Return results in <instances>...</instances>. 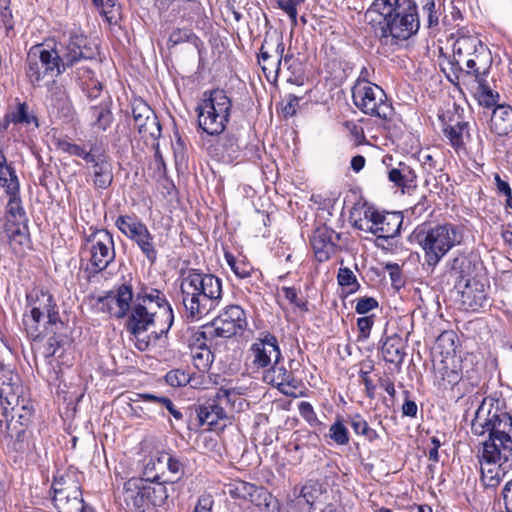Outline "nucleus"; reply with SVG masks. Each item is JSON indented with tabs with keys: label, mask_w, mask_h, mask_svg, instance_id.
<instances>
[{
	"label": "nucleus",
	"mask_w": 512,
	"mask_h": 512,
	"mask_svg": "<svg viewBox=\"0 0 512 512\" xmlns=\"http://www.w3.org/2000/svg\"><path fill=\"white\" fill-rule=\"evenodd\" d=\"M382 354L386 362L400 365L406 355L401 337L394 335L386 339L382 345Z\"/></svg>",
	"instance_id": "nucleus-33"
},
{
	"label": "nucleus",
	"mask_w": 512,
	"mask_h": 512,
	"mask_svg": "<svg viewBox=\"0 0 512 512\" xmlns=\"http://www.w3.org/2000/svg\"><path fill=\"white\" fill-rule=\"evenodd\" d=\"M474 435L488 432L483 442L482 457L488 463L507 462L512 455V416L500 410L493 399H484L471 423Z\"/></svg>",
	"instance_id": "nucleus-1"
},
{
	"label": "nucleus",
	"mask_w": 512,
	"mask_h": 512,
	"mask_svg": "<svg viewBox=\"0 0 512 512\" xmlns=\"http://www.w3.org/2000/svg\"><path fill=\"white\" fill-rule=\"evenodd\" d=\"M366 217L368 215L366 214ZM371 225L368 230L378 238L390 239L400 233L403 216L400 212H371L369 215Z\"/></svg>",
	"instance_id": "nucleus-21"
},
{
	"label": "nucleus",
	"mask_w": 512,
	"mask_h": 512,
	"mask_svg": "<svg viewBox=\"0 0 512 512\" xmlns=\"http://www.w3.org/2000/svg\"><path fill=\"white\" fill-rule=\"evenodd\" d=\"M298 410L300 415L310 424L318 422V418L314 411V408L309 402H301L298 406Z\"/></svg>",
	"instance_id": "nucleus-63"
},
{
	"label": "nucleus",
	"mask_w": 512,
	"mask_h": 512,
	"mask_svg": "<svg viewBox=\"0 0 512 512\" xmlns=\"http://www.w3.org/2000/svg\"><path fill=\"white\" fill-rule=\"evenodd\" d=\"M20 382L19 375L2 363L0 368V400L2 404H14L23 390Z\"/></svg>",
	"instance_id": "nucleus-27"
},
{
	"label": "nucleus",
	"mask_w": 512,
	"mask_h": 512,
	"mask_svg": "<svg viewBox=\"0 0 512 512\" xmlns=\"http://www.w3.org/2000/svg\"><path fill=\"white\" fill-rule=\"evenodd\" d=\"M444 135L456 149H463L465 140L470 137L467 122H457L444 128Z\"/></svg>",
	"instance_id": "nucleus-36"
},
{
	"label": "nucleus",
	"mask_w": 512,
	"mask_h": 512,
	"mask_svg": "<svg viewBox=\"0 0 512 512\" xmlns=\"http://www.w3.org/2000/svg\"><path fill=\"white\" fill-rule=\"evenodd\" d=\"M347 423L351 426L356 435L363 436L370 442L379 438L378 433L369 426L368 422L360 414L349 416Z\"/></svg>",
	"instance_id": "nucleus-40"
},
{
	"label": "nucleus",
	"mask_w": 512,
	"mask_h": 512,
	"mask_svg": "<svg viewBox=\"0 0 512 512\" xmlns=\"http://www.w3.org/2000/svg\"><path fill=\"white\" fill-rule=\"evenodd\" d=\"M197 36L189 29L177 28L169 36L168 43L172 46L197 40Z\"/></svg>",
	"instance_id": "nucleus-56"
},
{
	"label": "nucleus",
	"mask_w": 512,
	"mask_h": 512,
	"mask_svg": "<svg viewBox=\"0 0 512 512\" xmlns=\"http://www.w3.org/2000/svg\"><path fill=\"white\" fill-rule=\"evenodd\" d=\"M323 486L317 481H308L301 489V497L305 499L306 503L314 510V505L323 494Z\"/></svg>",
	"instance_id": "nucleus-45"
},
{
	"label": "nucleus",
	"mask_w": 512,
	"mask_h": 512,
	"mask_svg": "<svg viewBox=\"0 0 512 512\" xmlns=\"http://www.w3.org/2000/svg\"><path fill=\"white\" fill-rule=\"evenodd\" d=\"M1 238L8 241L15 253H19L22 247L28 244L26 221H6Z\"/></svg>",
	"instance_id": "nucleus-29"
},
{
	"label": "nucleus",
	"mask_w": 512,
	"mask_h": 512,
	"mask_svg": "<svg viewBox=\"0 0 512 512\" xmlns=\"http://www.w3.org/2000/svg\"><path fill=\"white\" fill-rule=\"evenodd\" d=\"M489 129L498 136H505L512 130V108L498 105L490 117Z\"/></svg>",
	"instance_id": "nucleus-30"
},
{
	"label": "nucleus",
	"mask_w": 512,
	"mask_h": 512,
	"mask_svg": "<svg viewBox=\"0 0 512 512\" xmlns=\"http://www.w3.org/2000/svg\"><path fill=\"white\" fill-rule=\"evenodd\" d=\"M368 14L383 18L379 22L380 37L404 41L415 35L420 28L418 5L415 0H374Z\"/></svg>",
	"instance_id": "nucleus-4"
},
{
	"label": "nucleus",
	"mask_w": 512,
	"mask_h": 512,
	"mask_svg": "<svg viewBox=\"0 0 512 512\" xmlns=\"http://www.w3.org/2000/svg\"><path fill=\"white\" fill-rule=\"evenodd\" d=\"M386 271H388L390 279L392 281V285L395 288H400L403 285L402 273L398 264L396 263H388L385 266Z\"/></svg>",
	"instance_id": "nucleus-62"
},
{
	"label": "nucleus",
	"mask_w": 512,
	"mask_h": 512,
	"mask_svg": "<svg viewBox=\"0 0 512 512\" xmlns=\"http://www.w3.org/2000/svg\"><path fill=\"white\" fill-rule=\"evenodd\" d=\"M230 394V389L220 388L213 399L197 408V416L201 426L206 425L210 429H214L218 427L221 420L227 418V413L222 404L230 401Z\"/></svg>",
	"instance_id": "nucleus-17"
},
{
	"label": "nucleus",
	"mask_w": 512,
	"mask_h": 512,
	"mask_svg": "<svg viewBox=\"0 0 512 512\" xmlns=\"http://www.w3.org/2000/svg\"><path fill=\"white\" fill-rule=\"evenodd\" d=\"M378 301L374 297H361L356 300L355 311L358 314H367L378 307Z\"/></svg>",
	"instance_id": "nucleus-59"
},
{
	"label": "nucleus",
	"mask_w": 512,
	"mask_h": 512,
	"mask_svg": "<svg viewBox=\"0 0 512 512\" xmlns=\"http://www.w3.org/2000/svg\"><path fill=\"white\" fill-rule=\"evenodd\" d=\"M7 406L11 407L12 416L11 420L8 419V413L7 409L8 407H4L3 411V417L5 418V421L7 422V429H10V426L13 424L14 420L15 423H18L20 426L25 427L28 426L29 423L32 420L33 414H34V408L30 401L27 399L18 396L15 400L14 404H6Z\"/></svg>",
	"instance_id": "nucleus-28"
},
{
	"label": "nucleus",
	"mask_w": 512,
	"mask_h": 512,
	"mask_svg": "<svg viewBox=\"0 0 512 512\" xmlns=\"http://www.w3.org/2000/svg\"><path fill=\"white\" fill-rule=\"evenodd\" d=\"M133 299L132 288L129 285H121L115 293L110 292L98 299V309L116 318L127 315Z\"/></svg>",
	"instance_id": "nucleus-20"
},
{
	"label": "nucleus",
	"mask_w": 512,
	"mask_h": 512,
	"mask_svg": "<svg viewBox=\"0 0 512 512\" xmlns=\"http://www.w3.org/2000/svg\"><path fill=\"white\" fill-rule=\"evenodd\" d=\"M415 238L424 252L425 264L434 269L441 259L463 240V228L453 223L418 229Z\"/></svg>",
	"instance_id": "nucleus-5"
},
{
	"label": "nucleus",
	"mask_w": 512,
	"mask_h": 512,
	"mask_svg": "<svg viewBox=\"0 0 512 512\" xmlns=\"http://www.w3.org/2000/svg\"><path fill=\"white\" fill-rule=\"evenodd\" d=\"M117 0H101L100 2L93 3L96 7L101 9V13L105 16L106 20L109 23L116 22L117 18V9H115Z\"/></svg>",
	"instance_id": "nucleus-58"
},
{
	"label": "nucleus",
	"mask_w": 512,
	"mask_h": 512,
	"mask_svg": "<svg viewBox=\"0 0 512 512\" xmlns=\"http://www.w3.org/2000/svg\"><path fill=\"white\" fill-rule=\"evenodd\" d=\"M489 284L477 278H469L460 291V303L464 310L478 311L489 305Z\"/></svg>",
	"instance_id": "nucleus-18"
},
{
	"label": "nucleus",
	"mask_w": 512,
	"mask_h": 512,
	"mask_svg": "<svg viewBox=\"0 0 512 512\" xmlns=\"http://www.w3.org/2000/svg\"><path fill=\"white\" fill-rule=\"evenodd\" d=\"M334 238L338 239V235H336L333 230L325 226L314 230L310 243L314 251L315 258L319 262L329 260L331 255L334 253L336 247Z\"/></svg>",
	"instance_id": "nucleus-25"
},
{
	"label": "nucleus",
	"mask_w": 512,
	"mask_h": 512,
	"mask_svg": "<svg viewBox=\"0 0 512 512\" xmlns=\"http://www.w3.org/2000/svg\"><path fill=\"white\" fill-rule=\"evenodd\" d=\"M453 366L451 368L448 367V358L446 357L445 360L442 361L443 367H442V378L443 380H446L450 384L457 383L460 379V368L459 365L455 363L454 357L451 359Z\"/></svg>",
	"instance_id": "nucleus-57"
},
{
	"label": "nucleus",
	"mask_w": 512,
	"mask_h": 512,
	"mask_svg": "<svg viewBox=\"0 0 512 512\" xmlns=\"http://www.w3.org/2000/svg\"><path fill=\"white\" fill-rule=\"evenodd\" d=\"M27 300L30 305V310L34 313H39L47 318V324L50 326L62 325L59 318V313L56 309V304L53 297L48 292L39 291L28 294Z\"/></svg>",
	"instance_id": "nucleus-24"
},
{
	"label": "nucleus",
	"mask_w": 512,
	"mask_h": 512,
	"mask_svg": "<svg viewBox=\"0 0 512 512\" xmlns=\"http://www.w3.org/2000/svg\"><path fill=\"white\" fill-rule=\"evenodd\" d=\"M134 126L142 137L157 139L161 135V126L150 106L141 99L134 100L132 104Z\"/></svg>",
	"instance_id": "nucleus-19"
},
{
	"label": "nucleus",
	"mask_w": 512,
	"mask_h": 512,
	"mask_svg": "<svg viewBox=\"0 0 512 512\" xmlns=\"http://www.w3.org/2000/svg\"><path fill=\"white\" fill-rule=\"evenodd\" d=\"M116 226L126 237L137 244L151 264L156 262L158 252L154 243V236L142 221L136 217L124 215L117 218Z\"/></svg>",
	"instance_id": "nucleus-14"
},
{
	"label": "nucleus",
	"mask_w": 512,
	"mask_h": 512,
	"mask_svg": "<svg viewBox=\"0 0 512 512\" xmlns=\"http://www.w3.org/2000/svg\"><path fill=\"white\" fill-rule=\"evenodd\" d=\"M0 19L7 30L13 28V15L10 9V0H0Z\"/></svg>",
	"instance_id": "nucleus-61"
},
{
	"label": "nucleus",
	"mask_w": 512,
	"mask_h": 512,
	"mask_svg": "<svg viewBox=\"0 0 512 512\" xmlns=\"http://www.w3.org/2000/svg\"><path fill=\"white\" fill-rule=\"evenodd\" d=\"M352 98L357 108L363 113L388 120L393 115V107L388 102L384 90L361 77L352 87Z\"/></svg>",
	"instance_id": "nucleus-9"
},
{
	"label": "nucleus",
	"mask_w": 512,
	"mask_h": 512,
	"mask_svg": "<svg viewBox=\"0 0 512 512\" xmlns=\"http://www.w3.org/2000/svg\"><path fill=\"white\" fill-rule=\"evenodd\" d=\"M303 2L304 0H277V7L288 15L292 27L297 26V7Z\"/></svg>",
	"instance_id": "nucleus-53"
},
{
	"label": "nucleus",
	"mask_w": 512,
	"mask_h": 512,
	"mask_svg": "<svg viewBox=\"0 0 512 512\" xmlns=\"http://www.w3.org/2000/svg\"><path fill=\"white\" fill-rule=\"evenodd\" d=\"M263 380L265 383L277 387L286 395L293 394L298 387V381L295 379L293 372L287 370L281 360L274 362L270 365V368L265 370Z\"/></svg>",
	"instance_id": "nucleus-23"
},
{
	"label": "nucleus",
	"mask_w": 512,
	"mask_h": 512,
	"mask_svg": "<svg viewBox=\"0 0 512 512\" xmlns=\"http://www.w3.org/2000/svg\"><path fill=\"white\" fill-rule=\"evenodd\" d=\"M338 284L347 289L348 293H354L360 288V284L353 271L347 267L339 268L337 274Z\"/></svg>",
	"instance_id": "nucleus-50"
},
{
	"label": "nucleus",
	"mask_w": 512,
	"mask_h": 512,
	"mask_svg": "<svg viewBox=\"0 0 512 512\" xmlns=\"http://www.w3.org/2000/svg\"><path fill=\"white\" fill-rule=\"evenodd\" d=\"M418 160L428 175L433 176L434 173L442 170L440 167V153L437 151L421 150L418 154Z\"/></svg>",
	"instance_id": "nucleus-43"
},
{
	"label": "nucleus",
	"mask_w": 512,
	"mask_h": 512,
	"mask_svg": "<svg viewBox=\"0 0 512 512\" xmlns=\"http://www.w3.org/2000/svg\"><path fill=\"white\" fill-rule=\"evenodd\" d=\"M456 65L466 75L474 78L488 76L492 66L491 52L476 36H460L453 45Z\"/></svg>",
	"instance_id": "nucleus-7"
},
{
	"label": "nucleus",
	"mask_w": 512,
	"mask_h": 512,
	"mask_svg": "<svg viewBox=\"0 0 512 512\" xmlns=\"http://www.w3.org/2000/svg\"><path fill=\"white\" fill-rule=\"evenodd\" d=\"M159 479L160 477L158 475L154 476L152 479L145 478L147 488L146 493L148 495L149 503L152 506H160L164 504L169 496L165 485L166 482H160Z\"/></svg>",
	"instance_id": "nucleus-34"
},
{
	"label": "nucleus",
	"mask_w": 512,
	"mask_h": 512,
	"mask_svg": "<svg viewBox=\"0 0 512 512\" xmlns=\"http://www.w3.org/2000/svg\"><path fill=\"white\" fill-rule=\"evenodd\" d=\"M261 492L262 489L245 481H235L234 483L230 484L229 489V493L232 497L248 500L251 502H254L256 500L255 496Z\"/></svg>",
	"instance_id": "nucleus-39"
},
{
	"label": "nucleus",
	"mask_w": 512,
	"mask_h": 512,
	"mask_svg": "<svg viewBox=\"0 0 512 512\" xmlns=\"http://www.w3.org/2000/svg\"><path fill=\"white\" fill-rule=\"evenodd\" d=\"M55 146L64 153L82 158L86 163H90L93 160V156L97 153L96 146H92L90 150H87L84 146L72 143L66 139H57Z\"/></svg>",
	"instance_id": "nucleus-35"
},
{
	"label": "nucleus",
	"mask_w": 512,
	"mask_h": 512,
	"mask_svg": "<svg viewBox=\"0 0 512 512\" xmlns=\"http://www.w3.org/2000/svg\"><path fill=\"white\" fill-rule=\"evenodd\" d=\"M416 178L417 175L414 169L404 162H399L396 167H393L388 171L389 181L402 189L415 187Z\"/></svg>",
	"instance_id": "nucleus-32"
},
{
	"label": "nucleus",
	"mask_w": 512,
	"mask_h": 512,
	"mask_svg": "<svg viewBox=\"0 0 512 512\" xmlns=\"http://www.w3.org/2000/svg\"><path fill=\"white\" fill-rule=\"evenodd\" d=\"M374 324V316H363L358 318L357 327L359 330V340H366L370 336L372 326Z\"/></svg>",
	"instance_id": "nucleus-60"
},
{
	"label": "nucleus",
	"mask_w": 512,
	"mask_h": 512,
	"mask_svg": "<svg viewBox=\"0 0 512 512\" xmlns=\"http://www.w3.org/2000/svg\"><path fill=\"white\" fill-rule=\"evenodd\" d=\"M6 121L12 122L15 124L24 123L31 124L35 123L37 125V119L35 116L29 114L28 106L26 103H18L15 110L6 114Z\"/></svg>",
	"instance_id": "nucleus-48"
},
{
	"label": "nucleus",
	"mask_w": 512,
	"mask_h": 512,
	"mask_svg": "<svg viewBox=\"0 0 512 512\" xmlns=\"http://www.w3.org/2000/svg\"><path fill=\"white\" fill-rule=\"evenodd\" d=\"M213 498L209 494H203L198 498L197 504L194 508L195 512H210L213 506Z\"/></svg>",
	"instance_id": "nucleus-64"
},
{
	"label": "nucleus",
	"mask_w": 512,
	"mask_h": 512,
	"mask_svg": "<svg viewBox=\"0 0 512 512\" xmlns=\"http://www.w3.org/2000/svg\"><path fill=\"white\" fill-rule=\"evenodd\" d=\"M145 478H131L124 484L123 498L131 512H145L149 507Z\"/></svg>",
	"instance_id": "nucleus-22"
},
{
	"label": "nucleus",
	"mask_w": 512,
	"mask_h": 512,
	"mask_svg": "<svg viewBox=\"0 0 512 512\" xmlns=\"http://www.w3.org/2000/svg\"><path fill=\"white\" fill-rule=\"evenodd\" d=\"M53 49L64 72L83 59L93 58L94 52L87 37L80 31H71L53 44Z\"/></svg>",
	"instance_id": "nucleus-12"
},
{
	"label": "nucleus",
	"mask_w": 512,
	"mask_h": 512,
	"mask_svg": "<svg viewBox=\"0 0 512 512\" xmlns=\"http://www.w3.org/2000/svg\"><path fill=\"white\" fill-rule=\"evenodd\" d=\"M90 125L96 131H106L113 122L111 102H101L99 105L91 106L89 109Z\"/></svg>",
	"instance_id": "nucleus-31"
},
{
	"label": "nucleus",
	"mask_w": 512,
	"mask_h": 512,
	"mask_svg": "<svg viewBox=\"0 0 512 512\" xmlns=\"http://www.w3.org/2000/svg\"><path fill=\"white\" fill-rule=\"evenodd\" d=\"M82 255L87 260L86 272L96 275L104 271L116 256L112 235L107 230L91 234L82 246Z\"/></svg>",
	"instance_id": "nucleus-10"
},
{
	"label": "nucleus",
	"mask_w": 512,
	"mask_h": 512,
	"mask_svg": "<svg viewBox=\"0 0 512 512\" xmlns=\"http://www.w3.org/2000/svg\"><path fill=\"white\" fill-rule=\"evenodd\" d=\"M474 80L477 84L476 94L478 96L479 103L486 107L494 106L499 99V94L490 88L487 76L475 77Z\"/></svg>",
	"instance_id": "nucleus-38"
},
{
	"label": "nucleus",
	"mask_w": 512,
	"mask_h": 512,
	"mask_svg": "<svg viewBox=\"0 0 512 512\" xmlns=\"http://www.w3.org/2000/svg\"><path fill=\"white\" fill-rule=\"evenodd\" d=\"M180 291L186 317L197 321L219 305L222 281L213 274L189 269L181 275Z\"/></svg>",
	"instance_id": "nucleus-3"
},
{
	"label": "nucleus",
	"mask_w": 512,
	"mask_h": 512,
	"mask_svg": "<svg viewBox=\"0 0 512 512\" xmlns=\"http://www.w3.org/2000/svg\"><path fill=\"white\" fill-rule=\"evenodd\" d=\"M47 324V318L39 313H34L30 310L29 313H25L23 316V325L27 334L36 339L40 337L42 331L40 329L41 324Z\"/></svg>",
	"instance_id": "nucleus-42"
},
{
	"label": "nucleus",
	"mask_w": 512,
	"mask_h": 512,
	"mask_svg": "<svg viewBox=\"0 0 512 512\" xmlns=\"http://www.w3.org/2000/svg\"><path fill=\"white\" fill-rule=\"evenodd\" d=\"M0 184L6 192L15 193L20 190L18 177L8 164L4 153L0 150Z\"/></svg>",
	"instance_id": "nucleus-37"
},
{
	"label": "nucleus",
	"mask_w": 512,
	"mask_h": 512,
	"mask_svg": "<svg viewBox=\"0 0 512 512\" xmlns=\"http://www.w3.org/2000/svg\"><path fill=\"white\" fill-rule=\"evenodd\" d=\"M249 357L253 367L261 369L281 360L282 355L277 338L270 333L258 338L249 349Z\"/></svg>",
	"instance_id": "nucleus-16"
},
{
	"label": "nucleus",
	"mask_w": 512,
	"mask_h": 512,
	"mask_svg": "<svg viewBox=\"0 0 512 512\" xmlns=\"http://www.w3.org/2000/svg\"><path fill=\"white\" fill-rule=\"evenodd\" d=\"M10 198L6 206V221H26V213L19 197V191L15 193L6 192Z\"/></svg>",
	"instance_id": "nucleus-41"
},
{
	"label": "nucleus",
	"mask_w": 512,
	"mask_h": 512,
	"mask_svg": "<svg viewBox=\"0 0 512 512\" xmlns=\"http://www.w3.org/2000/svg\"><path fill=\"white\" fill-rule=\"evenodd\" d=\"M51 100L61 107L62 110H65V115H68L71 110V105L68 99V96L61 85H57L56 82H52V85L49 88Z\"/></svg>",
	"instance_id": "nucleus-51"
},
{
	"label": "nucleus",
	"mask_w": 512,
	"mask_h": 512,
	"mask_svg": "<svg viewBox=\"0 0 512 512\" xmlns=\"http://www.w3.org/2000/svg\"><path fill=\"white\" fill-rule=\"evenodd\" d=\"M89 174L97 189H106L113 182V168L107 156L103 153H96L93 160L87 163Z\"/></svg>",
	"instance_id": "nucleus-26"
},
{
	"label": "nucleus",
	"mask_w": 512,
	"mask_h": 512,
	"mask_svg": "<svg viewBox=\"0 0 512 512\" xmlns=\"http://www.w3.org/2000/svg\"><path fill=\"white\" fill-rule=\"evenodd\" d=\"M130 314L126 323L127 330L137 338V348L145 350L149 342L139 339L140 334L149 327L158 329L151 332L155 339L166 335L174 320L173 310L165 295L158 289L143 287L130 306Z\"/></svg>",
	"instance_id": "nucleus-2"
},
{
	"label": "nucleus",
	"mask_w": 512,
	"mask_h": 512,
	"mask_svg": "<svg viewBox=\"0 0 512 512\" xmlns=\"http://www.w3.org/2000/svg\"><path fill=\"white\" fill-rule=\"evenodd\" d=\"M165 381L172 387H182L189 383L190 376L183 370L174 369L165 375Z\"/></svg>",
	"instance_id": "nucleus-55"
},
{
	"label": "nucleus",
	"mask_w": 512,
	"mask_h": 512,
	"mask_svg": "<svg viewBox=\"0 0 512 512\" xmlns=\"http://www.w3.org/2000/svg\"><path fill=\"white\" fill-rule=\"evenodd\" d=\"M422 10L426 15L427 27L432 30H438L439 27V19H440V9L436 8L434 0H422Z\"/></svg>",
	"instance_id": "nucleus-49"
},
{
	"label": "nucleus",
	"mask_w": 512,
	"mask_h": 512,
	"mask_svg": "<svg viewBox=\"0 0 512 512\" xmlns=\"http://www.w3.org/2000/svg\"><path fill=\"white\" fill-rule=\"evenodd\" d=\"M329 438L337 445H347L349 443V431L341 417H337L335 422L330 426Z\"/></svg>",
	"instance_id": "nucleus-46"
},
{
	"label": "nucleus",
	"mask_w": 512,
	"mask_h": 512,
	"mask_svg": "<svg viewBox=\"0 0 512 512\" xmlns=\"http://www.w3.org/2000/svg\"><path fill=\"white\" fill-rule=\"evenodd\" d=\"M225 259L232 271L239 278H248L254 272L253 266L245 259H236L230 253H225Z\"/></svg>",
	"instance_id": "nucleus-47"
},
{
	"label": "nucleus",
	"mask_w": 512,
	"mask_h": 512,
	"mask_svg": "<svg viewBox=\"0 0 512 512\" xmlns=\"http://www.w3.org/2000/svg\"><path fill=\"white\" fill-rule=\"evenodd\" d=\"M77 473L73 470L57 475L52 484L53 502L59 512H83L84 502Z\"/></svg>",
	"instance_id": "nucleus-11"
},
{
	"label": "nucleus",
	"mask_w": 512,
	"mask_h": 512,
	"mask_svg": "<svg viewBox=\"0 0 512 512\" xmlns=\"http://www.w3.org/2000/svg\"><path fill=\"white\" fill-rule=\"evenodd\" d=\"M137 398L138 399H135L133 401L136 402L138 400H142L145 402H152L161 405L165 407L176 420H181L183 418V414L178 409L175 408L173 402L168 397L156 396L150 393H143L137 394Z\"/></svg>",
	"instance_id": "nucleus-44"
},
{
	"label": "nucleus",
	"mask_w": 512,
	"mask_h": 512,
	"mask_svg": "<svg viewBox=\"0 0 512 512\" xmlns=\"http://www.w3.org/2000/svg\"><path fill=\"white\" fill-rule=\"evenodd\" d=\"M247 325L244 310L239 305H229L213 319L210 324L203 326L204 338H230L244 330Z\"/></svg>",
	"instance_id": "nucleus-13"
},
{
	"label": "nucleus",
	"mask_w": 512,
	"mask_h": 512,
	"mask_svg": "<svg viewBox=\"0 0 512 512\" xmlns=\"http://www.w3.org/2000/svg\"><path fill=\"white\" fill-rule=\"evenodd\" d=\"M232 102L221 89L205 91L196 107L198 126L208 135L221 134L230 118Z\"/></svg>",
	"instance_id": "nucleus-6"
},
{
	"label": "nucleus",
	"mask_w": 512,
	"mask_h": 512,
	"mask_svg": "<svg viewBox=\"0 0 512 512\" xmlns=\"http://www.w3.org/2000/svg\"><path fill=\"white\" fill-rule=\"evenodd\" d=\"M195 367L200 371H206L213 362V354L208 348H199V351L193 354Z\"/></svg>",
	"instance_id": "nucleus-54"
},
{
	"label": "nucleus",
	"mask_w": 512,
	"mask_h": 512,
	"mask_svg": "<svg viewBox=\"0 0 512 512\" xmlns=\"http://www.w3.org/2000/svg\"><path fill=\"white\" fill-rule=\"evenodd\" d=\"M280 294H282L284 299L287 300L299 311L306 312L308 310L307 301L304 300L302 297H299L296 288L284 286L280 289Z\"/></svg>",
	"instance_id": "nucleus-52"
},
{
	"label": "nucleus",
	"mask_w": 512,
	"mask_h": 512,
	"mask_svg": "<svg viewBox=\"0 0 512 512\" xmlns=\"http://www.w3.org/2000/svg\"><path fill=\"white\" fill-rule=\"evenodd\" d=\"M26 76L34 87L42 85L49 77L53 78L64 73L52 46L41 43L33 45L26 57Z\"/></svg>",
	"instance_id": "nucleus-8"
},
{
	"label": "nucleus",
	"mask_w": 512,
	"mask_h": 512,
	"mask_svg": "<svg viewBox=\"0 0 512 512\" xmlns=\"http://www.w3.org/2000/svg\"><path fill=\"white\" fill-rule=\"evenodd\" d=\"M285 47L282 38L278 37L276 42L273 43L272 39H265L261 45L258 54V63L262 71L270 83H275L278 79L280 69L283 66H288L289 62L293 60L292 55H286L283 58Z\"/></svg>",
	"instance_id": "nucleus-15"
}]
</instances>
